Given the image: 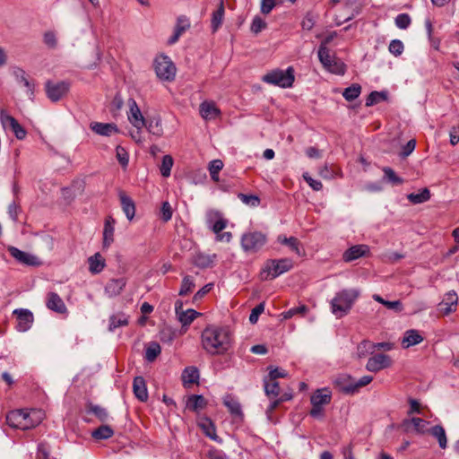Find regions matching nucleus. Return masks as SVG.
<instances>
[{"mask_svg":"<svg viewBox=\"0 0 459 459\" xmlns=\"http://www.w3.org/2000/svg\"><path fill=\"white\" fill-rule=\"evenodd\" d=\"M203 349L211 355H222L231 345L230 332L227 327L208 325L201 334Z\"/></svg>","mask_w":459,"mask_h":459,"instance_id":"1","label":"nucleus"},{"mask_svg":"<svg viewBox=\"0 0 459 459\" xmlns=\"http://www.w3.org/2000/svg\"><path fill=\"white\" fill-rule=\"evenodd\" d=\"M44 417L42 410L21 409L10 411L6 416V421L11 428L27 430L39 425Z\"/></svg>","mask_w":459,"mask_h":459,"instance_id":"2","label":"nucleus"},{"mask_svg":"<svg viewBox=\"0 0 459 459\" xmlns=\"http://www.w3.org/2000/svg\"><path fill=\"white\" fill-rule=\"evenodd\" d=\"M360 296L358 288L342 289L335 293L330 301V309L336 318L347 316Z\"/></svg>","mask_w":459,"mask_h":459,"instance_id":"3","label":"nucleus"},{"mask_svg":"<svg viewBox=\"0 0 459 459\" xmlns=\"http://www.w3.org/2000/svg\"><path fill=\"white\" fill-rule=\"evenodd\" d=\"M292 267L293 262L290 258L270 259L264 263L260 278L262 281L273 280L289 272Z\"/></svg>","mask_w":459,"mask_h":459,"instance_id":"4","label":"nucleus"},{"mask_svg":"<svg viewBox=\"0 0 459 459\" xmlns=\"http://www.w3.org/2000/svg\"><path fill=\"white\" fill-rule=\"evenodd\" d=\"M262 81L265 83L283 89L290 88L295 81L294 69L289 66L286 70H272L262 77Z\"/></svg>","mask_w":459,"mask_h":459,"instance_id":"5","label":"nucleus"},{"mask_svg":"<svg viewBox=\"0 0 459 459\" xmlns=\"http://www.w3.org/2000/svg\"><path fill=\"white\" fill-rule=\"evenodd\" d=\"M153 67L157 77L161 81L171 82L176 77V65L170 57L164 54L154 58Z\"/></svg>","mask_w":459,"mask_h":459,"instance_id":"6","label":"nucleus"},{"mask_svg":"<svg viewBox=\"0 0 459 459\" xmlns=\"http://www.w3.org/2000/svg\"><path fill=\"white\" fill-rule=\"evenodd\" d=\"M318 58L323 66L330 73L343 75L346 72V65L325 46H319Z\"/></svg>","mask_w":459,"mask_h":459,"instance_id":"7","label":"nucleus"},{"mask_svg":"<svg viewBox=\"0 0 459 459\" xmlns=\"http://www.w3.org/2000/svg\"><path fill=\"white\" fill-rule=\"evenodd\" d=\"M267 242V237L261 231H249L241 237L240 244L245 252L256 253Z\"/></svg>","mask_w":459,"mask_h":459,"instance_id":"8","label":"nucleus"},{"mask_svg":"<svg viewBox=\"0 0 459 459\" xmlns=\"http://www.w3.org/2000/svg\"><path fill=\"white\" fill-rule=\"evenodd\" d=\"M70 88V84L67 82L61 81L58 82H46V93L48 98L56 102L65 96Z\"/></svg>","mask_w":459,"mask_h":459,"instance_id":"9","label":"nucleus"},{"mask_svg":"<svg viewBox=\"0 0 459 459\" xmlns=\"http://www.w3.org/2000/svg\"><path fill=\"white\" fill-rule=\"evenodd\" d=\"M7 249L11 256L22 264L29 266H39L41 264L40 260L32 254L22 251L13 246H9Z\"/></svg>","mask_w":459,"mask_h":459,"instance_id":"10","label":"nucleus"},{"mask_svg":"<svg viewBox=\"0 0 459 459\" xmlns=\"http://www.w3.org/2000/svg\"><path fill=\"white\" fill-rule=\"evenodd\" d=\"M206 223L215 234H219L228 226V220L219 211L210 210L206 213Z\"/></svg>","mask_w":459,"mask_h":459,"instance_id":"11","label":"nucleus"},{"mask_svg":"<svg viewBox=\"0 0 459 459\" xmlns=\"http://www.w3.org/2000/svg\"><path fill=\"white\" fill-rule=\"evenodd\" d=\"M458 296L455 291L446 292L441 302L437 305V309L443 316H448L456 310Z\"/></svg>","mask_w":459,"mask_h":459,"instance_id":"12","label":"nucleus"},{"mask_svg":"<svg viewBox=\"0 0 459 459\" xmlns=\"http://www.w3.org/2000/svg\"><path fill=\"white\" fill-rule=\"evenodd\" d=\"M129 112L127 115L129 122L136 129H143L145 126V118L143 117L136 101L134 99L128 100Z\"/></svg>","mask_w":459,"mask_h":459,"instance_id":"13","label":"nucleus"},{"mask_svg":"<svg viewBox=\"0 0 459 459\" xmlns=\"http://www.w3.org/2000/svg\"><path fill=\"white\" fill-rule=\"evenodd\" d=\"M391 359L385 354H376L368 359L366 368L370 372H377L391 366Z\"/></svg>","mask_w":459,"mask_h":459,"instance_id":"14","label":"nucleus"},{"mask_svg":"<svg viewBox=\"0 0 459 459\" xmlns=\"http://www.w3.org/2000/svg\"><path fill=\"white\" fill-rule=\"evenodd\" d=\"M13 313L17 316L16 329L19 332L28 331L33 323V314L24 308L15 309Z\"/></svg>","mask_w":459,"mask_h":459,"instance_id":"15","label":"nucleus"},{"mask_svg":"<svg viewBox=\"0 0 459 459\" xmlns=\"http://www.w3.org/2000/svg\"><path fill=\"white\" fill-rule=\"evenodd\" d=\"M334 386L346 394H355V379L349 375H339L333 380Z\"/></svg>","mask_w":459,"mask_h":459,"instance_id":"16","label":"nucleus"},{"mask_svg":"<svg viewBox=\"0 0 459 459\" xmlns=\"http://www.w3.org/2000/svg\"><path fill=\"white\" fill-rule=\"evenodd\" d=\"M200 116L206 121L214 120L221 116V110L212 100H204L199 106Z\"/></svg>","mask_w":459,"mask_h":459,"instance_id":"17","label":"nucleus"},{"mask_svg":"<svg viewBox=\"0 0 459 459\" xmlns=\"http://www.w3.org/2000/svg\"><path fill=\"white\" fill-rule=\"evenodd\" d=\"M369 247L368 245H355L348 248L342 255L343 261L349 263L369 254Z\"/></svg>","mask_w":459,"mask_h":459,"instance_id":"18","label":"nucleus"},{"mask_svg":"<svg viewBox=\"0 0 459 459\" xmlns=\"http://www.w3.org/2000/svg\"><path fill=\"white\" fill-rule=\"evenodd\" d=\"M126 283V278L110 279L104 288L105 294L109 298L118 296L124 290Z\"/></svg>","mask_w":459,"mask_h":459,"instance_id":"19","label":"nucleus"},{"mask_svg":"<svg viewBox=\"0 0 459 459\" xmlns=\"http://www.w3.org/2000/svg\"><path fill=\"white\" fill-rule=\"evenodd\" d=\"M46 306L48 309L58 313V314H65L67 313V307L61 299V297L56 292H49L47 295Z\"/></svg>","mask_w":459,"mask_h":459,"instance_id":"20","label":"nucleus"},{"mask_svg":"<svg viewBox=\"0 0 459 459\" xmlns=\"http://www.w3.org/2000/svg\"><path fill=\"white\" fill-rule=\"evenodd\" d=\"M407 431H413L417 434H425L429 432V422L420 418L413 417L404 421Z\"/></svg>","mask_w":459,"mask_h":459,"instance_id":"21","label":"nucleus"},{"mask_svg":"<svg viewBox=\"0 0 459 459\" xmlns=\"http://www.w3.org/2000/svg\"><path fill=\"white\" fill-rule=\"evenodd\" d=\"M90 128L97 134L103 136H109L118 133L117 126L113 123L92 122L90 125Z\"/></svg>","mask_w":459,"mask_h":459,"instance_id":"22","label":"nucleus"},{"mask_svg":"<svg viewBox=\"0 0 459 459\" xmlns=\"http://www.w3.org/2000/svg\"><path fill=\"white\" fill-rule=\"evenodd\" d=\"M332 393L328 388L317 389L310 398L312 405L324 406L330 403Z\"/></svg>","mask_w":459,"mask_h":459,"instance_id":"23","label":"nucleus"},{"mask_svg":"<svg viewBox=\"0 0 459 459\" xmlns=\"http://www.w3.org/2000/svg\"><path fill=\"white\" fill-rule=\"evenodd\" d=\"M133 391L135 397L141 401L145 402L148 400V391L145 380L143 377H135L133 382Z\"/></svg>","mask_w":459,"mask_h":459,"instance_id":"24","label":"nucleus"},{"mask_svg":"<svg viewBox=\"0 0 459 459\" xmlns=\"http://www.w3.org/2000/svg\"><path fill=\"white\" fill-rule=\"evenodd\" d=\"M118 195L123 212H125L126 218L129 221H132L135 214V206L134 201L123 191H120Z\"/></svg>","mask_w":459,"mask_h":459,"instance_id":"25","label":"nucleus"},{"mask_svg":"<svg viewBox=\"0 0 459 459\" xmlns=\"http://www.w3.org/2000/svg\"><path fill=\"white\" fill-rule=\"evenodd\" d=\"M223 404L228 408L232 416L239 419L243 418L241 404L233 395L227 394L223 398Z\"/></svg>","mask_w":459,"mask_h":459,"instance_id":"26","label":"nucleus"},{"mask_svg":"<svg viewBox=\"0 0 459 459\" xmlns=\"http://www.w3.org/2000/svg\"><path fill=\"white\" fill-rule=\"evenodd\" d=\"M89 271L92 274L101 273L106 267V261L100 253H95L88 258Z\"/></svg>","mask_w":459,"mask_h":459,"instance_id":"27","label":"nucleus"},{"mask_svg":"<svg viewBox=\"0 0 459 459\" xmlns=\"http://www.w3.org/2000/svg\"><path fill=\"white\" fill-rule=\"evenodd\" d=\"M422 341L423 337L417 330L410 329L405 331L402 340V345L403 348L407 349L420 343Z\"/></svg>","mask_w":459,"mask_h":459,"instance_id":"28","label":"nucleus"},{"mask_svg":"<svg viewBox=\"0 0 459 459\" xmlns=\"http://www.w3.org/2000/svg\"><path fill=\"white\" fill-rule=\"evenodd\" d=\"M115 221L112 218L106 220L103 229V247L108 248L114 241Z\"/></svg>","mask_w":459,"mask_h":459,"instance_id":"29","label":"nucleus"},{"mask_svg":"<svg viewBox=\"0 0 459 459\" xmlns=\"http://www.w3.org/2000/svg\"><path fill=\"white\" fill-rule=\"evenodd\" d=\"M148 132L155 136H160L163 134L161 119L160 117H153L145 120V126Z\"/></svg>","mask_w":459,"mask_h":459,"instance_id":"30","label":"nucleus"},{"mask_svg":"<svg viewBox=\"0 0 459 459\" xmlns=\"http://www.w3.org/2000/svg\"><path fill=\"white\" fill-rule=\"evenodd\" d=\"M429 433L431 434L432 437L437 438L439 447L441 449H446L447 446V438L445 429L441 425H436L429 429Z\"/></svg>","mask_w":459,"mask_h":459,"instance_id":"31","label":"nucleus"},{"mask_svg":"<svg viewBox=\"0 0 459 459\" xmlns=\"http://www.w3.org/2000/svg\"><path fill=\"white\" fill-rule=\"evenodd\" d=\"M277 241L281 245L288 246L299 256L302 255L300 243L295 237L287 238L286 236L280 235L277 238Z\"/></svg>","mask_w":459,"mask_h":459,"instance_id":"32","label":"nucleus"},{"mask_svg":"<svg viewBox=\"0 0 459 459\" xmlns=\"http://www.w3.org/2000/svg\"><path fill=\"white\" fill-rule=\"evenodd\" d=\"M14 74L18 82L22 83L27 89V94L29 98L32 100L34 96V83L28 79L25 71L22 69H17Z\"/></svg>","mask_w":459,"mask_h":459,"instance_id":"33","label":"nucleus"},{"mask_svg":"<svg viewBox=\"0 0 459 459\" xmlns=\"http://www.w3.org/2000/svg\"><path fill=\"white\" fill-rule=\"evenodd\" d=\"M200 315L201 314L195 311V309L189 308L178 313L177 318L180 322L182 326H188Z\"/></svg>","mask_w":459,"mask_h":459,"instance_id":"34","label":"nucleus"},{"mask_svg":"<svg viewBox=\"0 0 459 459\" xmlns=\"http://www.w3.org/2000/svg\"><path fill=\"white\" fill-rule=\"evenodd\" d=\"M264 388L265 394L270 399H274L280 394V385L276 380H270V378L265 377L264 379Z\"/></svg>","mask_w":459,"mask_h":459,"instance_id":"35","label":"nucleus"},{"mask_svg":"<svg viewBox=\"0 0 459 459\" xmlns=\"http://www.w3.org/2000/svg\"><path fill=\"white\" fill-rule=\"evenodd\" d=\"M198 426L202 429L204 433L208 437H210L211 439L215 440V441L218 440V436L216 435L215 426L210 419H208V418L202 419L199 421Z\"/></svg>","mask_w":459,"mask_h":459,"instance_id":"36","label":"nucleus"},{"mask_svg":"<svg viewBox=\"0 0 459 459\" xmlns=\"http://www.w3.org/2000/svg\"><path fill=\"white\" fill-rule=\"evenodd\" d=\"M128 325V316L124 313H117L109 317L108 330L115 331L117 327Z\"/></svg>","mask_w":459,"mask_h":459,"instance_id":"37","label":"nucleus"},{"mask_svg":"<svg viewBox=\"0 0 459 459\" xmlns=\"http://www.w3.org/2000/svg\"><path fill=\"white\" fill-rule=\"evenodd\" d=\"M206 405V401L203 395L193 394L188 397L186 407L194 411H197Z\"/></svg>","mask_w":459,"mask_h":459,"instance_id":"38","label":"nucleus"},{"mask_svg":"<svg viewBox=\"0 0 459 459\" xmlns=\"http://www.w3.org/2000/svg\"><path fill=\"white\" fill-rule=\"evenodd\" d=\"M372 299L377 302L384 305L388 309L394 310L395 312H401L403 310V304L400 300L388 301L384 299L378 294H373Z\"/></svg>","mask_w":459,"mask_h":459,"instance_id":"39","label":"nucleus"},{"mask_svg":"<svg viewBox=\"0 0 459 459\" xmlns=\"http://www.w3.org/2000/svg\"><path fill=\"white\" fill-rule=\"evenodd\" d=\"M407 198L414 204H422L430 199V192L428 188H423L420 193L409 194Z\"/></svg>","mask_w":459,"mask_h":459,"instance_id":"40","label":"nucleus"},{"mask_svg":"<svg viewBox=\"0 0 459 459\" xmlns=\"http://www.w3.org/2000/svg\"><path fill=\"white\" fill-rule=\"evenodd\" d=\"M199 378V371L195 367L186 368L182 373V380L184 384H194Z\"/></svg>","mask_w":459,"mask_h":459,"instance_id":"41","label":"nucleus"},{"mask_svg":"<svg viewBox=\"0 0 459 459\" xmlns=\"http://www.w3.org/2000/svg\"><path fill=\"white\" fill-rule=\"evenodd\" d=\"M361 92V86L358 83H353L350 87L344 89L342 92L343 98L348 101L356 100Z\"/></svg>","mask_w":459,"mask_h":459,"instance_id":"42","label":"nucleus"},{"mask_svg":"<svg viewBox=\"0 0 459 459\" xmlns=\"http://www.w3.org/2000/svg\"><path fill=\"white\" fill-rule=\"evenodd\" d=\"M161 349L158 342H152L148 344L145 350V359L146 360L152 362L153 361L160 353Z\"/></svg>","mask_w":459,"mask_h":459,"instance_id":"43","label":"nucleus"},{"mask_svg":"<svg viewBox=\"0 0 459 459\" xmlns=\"http://www.w3.org/2000/svg\"><path fill=\"white\" fill-rule=\"evenodd\" d=\"M113 434H114V431L109 426L103 425L92 432V437L95 439H108V438L111 437L113 436Z\"/></svg>","mask_w":459,"mask_h":459,"instance_id":"44","label":"nucleus"},{"mask_svg":"<svg viewBox=\"0 0 459 459\" xmlns=\"http://www.w3.org/2000/svg\"><path fill=\"white\" fill-rule=\"evenodd\" d=\"M224 15V7L222 3L220 7L212 13V28L213 31H216L222 23Z\"/></svg>","mask_w":459,"mask_h":459,"instance_id":"45","label":"nucleus"},{"mask_svg":"<svg viewBox=\"0 0 459 459\" xmlns=\"http://www.w3.org/2000/svg\"><path fill=\"white\" fill-rule=\"evenodd\" d=\"M173 164V158L170 155L163 156L161 165L160 168V174L162 175V177L168 178L170 176Z\"/></svg>","mask_w":459,"mask_h":459,"instance_id":"46","label":"nucleus"},{"mask_svg":"<svg viewBox=\"0 0 459 459\" xmlns=\"http://www.w3.org/2000/svg\"><path fill=\"white\" fill-rule=\"evenodd\" d=\"M383 171L385 174L384 178L386 181L390 182L391 184H393L394 186H399L403 183V179L402 178L398 177L393 169H391L389 167H385L383 169Z\"/></svg>","mask_w":459,"mask_h":459,"instance_id":"47","label":"nucleus"},{"mask_svg":"<svg viewBox=\"0 0 459 459\" xmlns=\"http://www.w3.org/2000/svg\"><path fill=\"white\" fill-rule=\"evenodd\" d=\"M223 168V162L221 160H213L209 163V172L214 181L219 180V172Z\"/></svg>","mask_w":459,"mask_h":459,"instance_id":"48","label":"nucleus"},{"mask_svg":"<svg viewBox=\"0 0 459 459\" xmlns=\"http://www.w3.org/2000/svg\"><path fill=\"white\" fill-rule=\"evenodd\" d=\"M386 100V94L383 91H372L366 99V106L370 107Z\"/></svg>","mask_w":459,"mask_h":459,"instance_id":"49","label":"nucleus"},{"mask_svg":"<svg viewBox=\"0 0 459 459\" xmlns=\"http://www.w3.org/2000/svg\"><path fill=\"white\" fill-rule=\"evenodd\" d=\"M411 23V19L408 13H400L394 19V24L401 30H406Z\"/></svg>","mask_w":459,"mask_h":459,"instance_id":"50","label":"nucleus"},{"mask_svg":"<svg viewBox=\"0 0 459 459\" xmlns=\"http://www.w3.org/2000/svg\"><path fill=\"white\" fill-rule=\"evenodd\" d=\"M238 196L243 204L248 206L257 207L260 204V199L255 195L238 194Z\"/></svg>","mask_w":459,"mask_h":459,"instance_id":"51","label":"nucleus"},{"mask_svg":"<svg viewBox=\"0 0 459 459\" xmlns=\"http://www.w3.org/2000/svg\"><path fill=\"white\" fill-rule=\"evenodd\" d=\"M273 401L270 403V404L268 405L266 411H265V413H266V416H267V419L268 420H272V415H273V411L283 402L285 401H289L290 400V397H279V398H274V399H272Z\"/></svg>","mask_w":459,"mask_h":459,"instance_id":"52","label":"nucleus"},{"mask_svg":"<svg viewBox=\"0 0 459 459\" xmlns=\"http://www.w3.org/2000/svg\"><path fill=\"white\" fill-rule=\"evenodd\" d=\"M43 42L49 48H56L57 47L56 34L53 30H48L43 34Z\"/></svg>","mask_w":459,"mask_h":459,"instance_id":"53","label":"nucleus"},{"mask_svg":"<svg viewBox=\"0 0 459 459\" xmlns=\"http://www.w3.org/2000/svg\"><path fill=\"white\" fill-rule=\"evenodd\" d=\"M194 287H195V283H194L193 279L190 276H185L183 278L178 294L180 296H186L189 292L192 291Z\"/></svg>","mask_w":459,"mask_h":459,"instance_id":"54","label":"nucleus"},{"mask_svg":"<svg viewBox=\"0 0 459 459\" xmlns=\"http://www.w3.org/2000/svg\"><path fill=\"white\" fill-rule=\"evenodd\" d=\"M388 50L395 56H399L404 50L403 43L400 39H393L389 43Z\"/></svg>","mask_w":459,"mask_h":459,"instance_id":"55","label":"nucleus"},{"mask_svg":"<svg viewBox=\"0 0 459 459\" xmlns=\"http://www.w3.org/2000/svg\"><path fill=\"white\" fill-rule=\"evenodd\" d=\"M0 122L4 128H11L17 123V120L10 116L5 110H0Z\"/></svg>","mask_w":459,"mask_h":459,"instance_id":"56","label":"nucleus"},{"mask_svg":"<svg viewBox=\"0 0 459 459\" xmlns=\"http://www.w3.org/2000/svg\"><path fill=\"white\" fill-rule=\"evenodd\" d=\"M116 157L123 168H126L129 162V155L125 148L117 146L116 148Z\"/></svg>","mask_w":459,"mask_h":459,"instance_id":"57","label":"nucleus"},{"mask_svg":"<svg viewBox=\"0 0 459 459\" xmlns=\"http://www.w3.org/2000/svg\"><path fill=\"white\" fill-rule=\"evenodd\" d=\"M265 28L266 22L264 20H263L260 16H255L250 26L251 31L255 34H258Z\"/></svg>","mask_w":459,"mask_h":459,"instance_id":"58","label":"nucleus"},{"mask_svg":"<svg viewBox=\"0 0 459 459\" xmlns=\"http://www.w3.org/2000/svg\"><path fill=\"white\" fill-rule=\"evenodd\" d=\"M49 453V446L47 443L42 442L38 446L37 459H55L50 456Z\"/></svg>","mask_w":459,"mask_h":459,"instance_id":"59","label":"nucleus"},{"mask_svg":"<svg viewBox=\"0 0 459 459\" xmlns=\"http://www.w3.org/2000/svg\"><path fill=\"white\" fill-rule=\"evenodd\" d=\"M190 27V22L186 16H180L177 20L174 30L181 35Z\"/></svg>","mask_w":459,"mask_h":459,"instance_id":"60","label":"nucleus"},{"mask_svg":"<svg viewBox=\"0 0 459 459\" xmlns=\"http://www.w3.org/2000/svg\"><path fill=\"white\" fill-rule=\"evenodd\" d=\"M307 311V307L305 305H301L299 307H292V308L281 313V316L283 319H290L297 314H305Z\"/></svg>","mask_w":459,"mask_h":459,"instance_id":"61","label":"nucleus"},{"mask_svg":"<svg viewBox=\"0 0 459 459\" xmlns=\"http://www.w3.org/2000/svg\"><path fill=\"white\" fill-rule=\"evenodd\" d=\"M280 2L281 0H261V13H270Z\"/></svg>","mask_w":459,"mask_h":459,"instance_id":"62","label":"nucleus"},{"mask_svg":"<svg viewBox=\"0 0 459 459\" xmlns=\"http://www.w3.org/2000/svg\"><path fill=\"white\" fill-rule=\"evenodd\" d=\"M268 369L269 375L267 378H270V380H276L279 377H286L288 376L287 371L280 368L269 367Z\"/></svg>","mask_w":459,"mask_h":459,"instance_id":"63","label":"nucleus"},{"mask_svg":"<svg viewBox=\"0 0 459 459\" xmlns=\"http://www.w3.org/2000/svg\"><path fill=\"white\" fill-rule=\"evenodd\" d=\"M264 311V304L260 303L257 306H255L249 316V322L251 324H255L258 320L259 316Z\"/></svg>","mask_w":459,"mask_h":459,"instance_id":"64","label":"nucleus"}]
</instances>
